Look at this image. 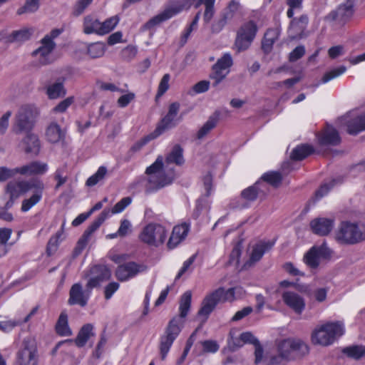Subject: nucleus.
I'll return each instance as SVG.
<instances>
[{"label":"nucleus","instance_id":"obj_6","mask_svg":"<svg viewBox=\"0 0 365 365\" xmlns=\"http://www.w3.org/2000/svg\"><path fill=\"white\" fill-rule=\"evenodd\" d=\"M335 240L340 245H352L365 240V226L343 221L334 233Z\"/></svg>","mask_w":365,"mask_h":365},{"label":"nucleus","instance_id":"obj_30","mask_svg":"<svg viewBox=\"0 0 365 365\" xmlns=\"http://www.w3.org/2000/svg\"><path fill=\"white\" fill-rule=\"evenodd\" d=\"M364 130H365V113L348 121L347 132L349 134L356 135Z\"/></svg>","mask_w":365,"mask_h":365},{"label":"nucleus","instance_id":"obj_17","mask_svg":"<svg viewBox=\"0 0 365 365\" xmlns=\"http://www.w3.org/2000/svg\"><path fill=\"white\" fill-rule=\"evenodd\" d=\"M148 269V267L143 264H138L130 262L118 266L115 271V276L121 282L128 281L135 277L140 273H143Z\"/></svg>","mask_w":365,"mask_h":365},{"label":"nucleus","instance_id":"obj_63","mask_svg":"<svg viewBox=\"0 0 365 365\" xmlns=\"http://www.w3.org/2000/svg\"><path fill=\"white\" fill-rule=\"evenodd\" d=\"M170 78V76L168 73H166L163 76L158 86V96H160L163 95L168 90Z\"/></svg>","mask_w":365,"mask_h":365},{"label":"nucleus","instance_id":"obj_39","mask_svg":"<svg viewBox=\"0 0 365 365\" xmlns=\"http://www.w3.org/2000/svg\"><path fill=\"white\" fill-rule=\"evenodd\" d=\"M314 152L312 146L307 144L298 145L292 152L291 158L293 160H302Z\"/></svg>","mask_w":365,"mask_h":365},{"label":"nucleus","instance_id":"obj_62","mask_svg":"<svg viewBox=\"0 0 365 365\" xmlns=\"http://www.w3.org/2000/svg\"><path fill=\"white\" fill-rule=\"evenodd\" d=\"M135 98L134 93L128 92L125 94L122 95L117 101L118 106L120 108H125L133 101Z\"/></svg>","mask_w":365,"mask_h":365},{"label":"nucleus","instance_id":"obj_56","mask_svg":"<svg viewBox=\"0 0 365 365\" xmlns=\"http://www.w3.org/2000/svg\"><path fill=\"white\" fill-rule=\"evenodd\" d=\"M200 12L199 11L196 14L192 23L190 24V26L185 29V31L182 34V37H181V41L183 44L187 42V40L189 38L192 31L196 29L198 21H199V19H200Z\"/></svg>","mask_w":365,"mask_h":365},{"label":"nucleus","instance_id":"obj_48","mask_svg":"<svg viewBox=\"0 0 365 365\" xmlns=\"http://www.w3.org/2000/svg\"><path fill=\"white\" fill-rule=\"evenodd\" d=\"M262 182H264V184H266V182L272 186L277 187L280 185L282 180V177L279 173L269 172L264 173L262 176Z\"/></svg>","mask_w":365,"mask_h":365},{"label":"nucleus","instance_id":"obj_2","mask_svg":"<svg viewBox=\"0 0 365 365\" xmlns=\"http://www.w3.org/2000/svg\"><path fill=\"white\" fill-rule=\"evenodd\" d=\"M191 292L187 291L182 295L179 307L180 315L173 317L169 322L164 334L160 336V352L163 360L165 359L174 341L181 331L184 324L183 319L188 314L191 306Z\"/></svg>","mask_w":365,"mask_h":365},{"label":"nucleus","instance_id":"obj_40","mask_svg":"<svg viewBox=\"0 0 365 365\" xmlns=\"http://www.w3.org/2000/svg\"><path fill=\"white\" fill-rule=\"evenodd\" d=\"M175 118L169 116L168 114L162 119L157 128L153 133L154 137L158 138L163 134L166 130L171 128L175 125Z\"/></svg>","mask_w":365,"mask_h":365},{"label":"nucleus","instance_id":"obj_32","mask_svg":"<svg viewBox=\"0 0 365 365\" xmlns=\"http://www.w3.org/2000/svg\"><path fill=\"white\" fill-rule=\"evenodd\" d=\"M215 0H199L195 5L196 8L200 5H204L203 21L206 24L210 22L215 14Z\"/></svg>","mask_w":365,"mask_h":365},{"label":"nucleus","instance_id":"obj_26","mask_svg":"<svg viewBox=\"0 0 365 365\" xmlns=\"http://www.w3.org/2000/svg\"><path fill=\"white\" fill-rule=\"evenodd\" d=\"M267 185L261 181L245 189L241 193V197L246 201L251 202L257 199L258 196L266 195Z\"/></svg>","mask_w":365,"mask_h":365},{"label":"nucleus","instance_id":"obj_15","mask_svg":"<svg viewBox=\"0 0 365 365\" xmlns=\"http://www.w3.org/2000/svg\"><path fill=\"white\" fill-rule=\"evenodd\" d=\"M91 292L92 289H88L87 284L86 289H83L81 283L73 284L69 291L68 304L86 307L91 297Z\"/></svg>","mask_w":365,"mask_h":365},{"label":"nucleus","instance_id":"obj_61","mask_svg":"<svg viewBox=\"0 0 365 365\" xmlns=\"http://www.w3.org/2000/svg\"><path fill=\"white\" fill-rule=\"evenodd\" d=\"M132 231V225L127 219H123L120 221V227L118 230V234L120 237H123L130 234Z\"/></svg>","mask_w":365,"mask_h":365},{"label":"nucleus","instance_id":"obj_27","mask_svg":"<svg viewBox=\"0 0 365 365\" xmlns=\"http://www.w3.org/2000/svg\"><path fill=\"white\" fill-rule=\"evenodd\" d=\"M26 135L21 141V144L24 151L34 155L39 153L41 145L40 140L37 135L31 131L25 133Z\"/></svg>","mask_w":365,"mask_h":365},{"label":"nucleus","instance_id":"obj_24","mask_svg":"<svg viewBox=\"0 0 365 365\" xmlns=\"http://www.w3.org/2000/svg\"><path fill=\"white\" fill-rule=\"evenodd\" d=\"M48 170L47 163L40 161H33L30 163L18 167L19 174L21 175H41Z\"/></svg>","mask_w":365,"mask_h":365},{"label":"nucleus","instance_id":"obj_58","mask_svg":"<svg viewBox=\"0 0 365 365\" xmlns=\"http://www.w3.org/2000/svg\"><path fill=\"white\" fill-rule=\"evenodd\" d=\"M131 202L132 198L130 197H125L122 198L112 208V213L118 214L122 212L128 205H130Z\"/></svg>","mask_w":365,"mask_h":365},{"label":"nucleus","instance_id":"obj_41","mask_svg":"<svg viewBox=\"0 0 365 365\" xmlns=\"http://www.w3.org/2000/svg\"><path fill=\"white\" fill-rule=\"evenodd\" d=\"M56 332L61 336H70L71 331L68 324V316L65 312H62L58 319L56 325Z\"/></svg>","mask_w":365,"mask_h":365},{"label":"nucleus","instance_id":"obj_55","mask_svg":"<svg viewBox=\"0 0 365 365\" xmlns=\"http://www.w3.org/2000/svg\"><path fill=\"white\" fill-rule=\"evenodd\" d=\"M200 12L199 11L196 14L192 23L190 24V26L185 29V31L182 34V37H181V41L183 44L187 42V40L189 38L192 31L196 29L198 21H199V19H200Z\"/></svg>","mask_w":365,"mask_h":365},{"label":"nucleus","instance_id":"obj_3","mask_svg":"<svg viewBox=\"0 0 365 365\" xmlns=\"http://www.w3.org/2000/svg\"><path fill=\"white\" fill-rule=\"evenodd\" d=\"M44 188V184L41 180L33 179L10 182L6 187V191L9 194V197L14 199L18 198L21 195L32 191V195L22 201L21 210L26 212L41 201Z\"/></svg>","mask_w":365,"mask_h":365},{"label":"nucleus","instance_id":"obj_64","mask_svg":"<svg viewBox=\"0 0 365 365\" xmlns=\"http://www.w3.org/2000/svg\"><path fill=\"white\" fill-rule=\"evenodd\" d=\"M120 284L118 282H112L107 284L104 289L106 299H110L113 294L119 289Z\"/></svg>","mask_w":365,"mask_h":365},{"label":"nucleus","instance_id":"obj_22","mask_svg":"<svg viewBox=\"0 0 365 365\" xmlns=\"http://www.w3.org/2000/svg\"><path fill=\"white\" fill-rule=\"evenodd\" d=\"M309 225L313 233L319 236H326L333 230L334 226V219L317 217L312 220Z\"/></svg>","mask_w":365,"mask_h":365},{"label":"nucleus","instance_id":"obj_12","mask_svg":"<svg viewBox=\"0 0 365 365\" xmlns=\"http://www.w3.org/2000/svg\"><path fill=\"white\" fill-rule=\"evenodd\" d=\"M278 351L281 358L289 359L292 354L302 356L309 352L308 346L299 339H287L278 344Z\"/></svg>","mask_w":365,"mask_h":365},{"label":"nucleus","instance_id":"obj_34","mask_svg":"<svg viewBox=\"0 0 365 365\" xmlns=\"http://www.w3.org/2000/svg\"><path fill=\"white\" fill-rule=\"evenodd\" d=\"M100 21L91 16H86L83 19V31L86 34L98 35Z\"/></svg>","mask_w":365,"mask_h":365},{"label":"nucleus","instance_id":"obj_43","mask_svg":"<svg viewBox=\"0 0 365 365\" xmlns=\"http://www.w3.org/2000/svg\"><path fill=\"white\" fill-rule=\"evenodd\" d=\"M217 121V116H210L206 123L202 125V127L199 130L197 135V138L202 139L206 136L207 133L216 126Z\"/></svg>","mask_w":365,"mask_h":365},{"label":"nucleus","instance_id":"obj_54","mask_svg":"<svg viewBox=\"0 0 365 365\" xmlns=\"http://www.w3.org/2000/svg\"><path fill=\"white\" fill-rule=\"evenodd\" d=\"M200 12L199 11L196 14L192 23L190 24V26L185 29V31L182 34V37H181V41L183 44L187 42V40L189 38L192 31L196 29L198 21H199V19H200Z\"/></svg>","mask_w":365,"mask_h":365},{"label":"nucleus","instance_id":"obj_9","mask_svg":"<svg viewBox=\"0 0 365 365\" xmlns=\"http://www.w3.org/2000/svg\"><path fill=\"white\" fill-rule=\"evenodd\" d=\"M168 232L165 226L158 223H150L143 227L139 235V239L148 245L158 247L164 243Z\"/></svg>","mask_w":365,"mask_h":365},{"label":"nucleus","instance_id":"obj_31","mask_svg":"<svg viewBox=\"0 0 365 365\" xmlns=\"http://www.w3.org/2000/svg\"><path fill=\"white\" fill-rule=\"evenodd\" d=\"M86 53L91 58H97L102 57L106 51V44L101 41L86 43Z\"/></svg>","mask_w":365,"mask_h":365},{"label":"nucleus","instance_id":"obj_21","mask_svg":"<svg viewBox=\"0 0 365 365\" xmlns=\"http://www.w3.org/2000/svg\"><path fill=\"white\" fill-rule=\"evenodd\" d=\"M106 218V214L105 212H102L101 215L90 225L84 232L83 236L78 241L74 251L76 255H79L86 247L91 235L101 226Z\"/></svg>","mask_w":365,"mask_h":365},{"label":"nucleus","instance_id":"obj_33","mask_svg":"<svg viewBox=\"0 0 365 365\" xmlns=\"http://www.w3.org/2000/svg\"><path fill=\"white\" fill-rule=\"evenodd\" d=\"M279 35V32L277 29H269L266 31L262 41V48L264 52L269 53L271 51L272 45L278 38Z\"/></svg>","mask_w":365,"mask_h":365},{"label":"nucleus","instance_id":"obj_59","mask_svg":"<svg viewBox=\"0 0 365 365\" xmlns=\"http://www.w3.org/2000/svg\"><path fill=\"white\" fill-rule=\"evenodd\" d=\"M73 102L74 98L73 96L68 97L56 106L53 108V111L54 113H63L73 103Z\"/></svg>","mask_w":365,"mask_h":365},{"label":"nucleus","instance_id":"obj_52","mask_svg":"<svg viewBox=\"0 0 365 365\" xmlns=\"http://www.w3.org/2000/svg\"><path fill=\"white\" fill-rule=\"evenodd\" d=\"M346 68L344 66H341L336 68H334V69L326 73L323 76V77L321 80V82L322 83H326L329 82V81H331L335 78H337L339 76H341V74H343L346 71Z\"/></svg>","mask_w":365,"mask_h":365},{"label":"nucleus","instance_id":"obj_28","mask_svg":"<svg viewBox=\"0 0 365 365\" xmlns=\"http://www.w3.org/2000/svg\"><path fill=\"white\" fill-rule=\"evenodd\" d=\"M319 143L322 145H336L339 144L341 138L337 130L331 126H328L317 135Z\"/></svg>","mask_w":365,"mask_h":365},{"label":"nucleus","instance_id":"obj_36","mask_svg":"<svg viewBox=\"0 0 365 365\" xmlns=\"http://www.w3.org/2000/svg\"><path fill=\"white\" fill-rule=\"evenodd\" d=\"M66 93V89L64 88L63 83L61 82H56L46 87V94L49 99H56L63 97Z\"/></svg>","mask_w":365,"mask_h":365},{"label":"nucleus","instance_id":"obj_44","mask_svg":"<svg viewBox=\"0 0 365 365\" xmlns=\"http://www.w3.org/2000/svg\"><path fill=\"white\" fill-rule=\"evenodd\" d=\"M106 174L107 168L105 166L99 167L98 170L93 175H92L91 177L88 178L86 185L88 187L96 185L100 181L104 179Z\"/></svg>","mask_w":365,"mask_h":365},{"label":"nucleus","instance_id":"obj_1","mask_svg":"<svg viewBox=\"0 0 365 365\" xmlns=\"http://www.w3.org/2000/svg\"><path fill=\"white\" fill-rule=\"evenodd\" d=\"M163 158L159 155L155 161L147 168L145 173L148 175V190L153 191L163 187L172 183L175 178V172L170 168V164L181 165L184 163L182 149L175 145L168 154L165 163Z\"/></svg>","mask_w":365,"mask_h":365},{"label":"nucleus","instance_id":"obj_53","mask_svg":"<svg viewBox=\"0 0 365 365\" xmlns=\"http://www.w3.org/2000/svg\"><path fill=\"white\" fill-rule=\"evenodd\" d=\"M200 12L199 11L196 14L192 23L190 24V26L185 29V31L182 34V37H181V41L183 44L187 42V40L189 38L192 31L196 29L198 21H199V19H200Z\"/></svg>","mask_w":365,"mask_h":365},{"label":"nucleus","instance_id":"obj_20","mask_svg":"<svg viewBox=\"0 0 365 365\" xmlns=\"http://www.w3.org/2000/svg\"><path fill=\"white\" fill-rule=\"evenodd\" d=\"M92 276L87 282L88 289L98 287L102 282L108 280L111 277L110 270L104 265H96L91 268Z\"/></svg>","mask_w":365,"mask_h":365},{"label":"nucleus","instance_id":"obj_38","mask_svg":"<svg viewBox=\"0 0 365 365\" xmlns=\"http://www.w3.org/2000/svg\"><path fill=\"white\" fill-rule=\"evenodd\" d=\"M268 248V244L265 242H259L254 245L250 254V261L247 263L253 264L258 262Z\"/></svg>","mask_w":365,"mask_h":365},{"label":"nucleus","instance_id":"obj_8","mask_svg":"<svg viewBox=\"0 0 365 365\" xmlns=\"http://www.w3.org/2000/svg\"><path fill=\"white\" fill-rule=\"evenodd\" d=\"M193 1L194 0H183L180 3L167 6L163 11L147 21L142 26V31L152 29L163 22L169 20L170 19L180 14L184 9H189Z\"/></svg>","mask_w":365,"mask_h":365},{"label":"nucleus","instance_id":"obj_14","mask_svg":"<svg viewBox=\"0 0 365 365\" xmlns=\"http://www.w3.org/2000/svg\"><path fill=\"white\" fill-rule=\"evenodd\" d=\"M331 250L324 242L320 246L312 247L304 256V263L310 268L315 269L319 265L321 259H326L331 256Z\"/></svg>","mask_w":365,"mask_h":365},{"label":"nucleus","instance_id":"obj_18","mask_svg":"<svg viewBox=\"0 0 365 365\" xmlns=\"http://www.w3.org/2000/svg\"><path fill=\"white\" fill-rule=\"evenodd\" d=\"M284 304L295 314L300 315L306 308L304 298L293 291H284L282 294Z\"/></svg>","mask_w":365,"mask_h":365},{"label":"nucleus","instance_id":"obj_35","mask_svg":"<svg viewBox=\"0 0 365 365\" xmlns=\"http://www.w3.org/2000/svg\"><path fill=\"white\" fill-rule=\"evenodd\" d=\"M93 327L92 324H85L81 329L80 331L78 332V334L75 339L76 344L79 347L83 346L88 341L90 336L93 335Z\"/></svg>","mask_w":365,"mask_h":365},{"label":"nucleus","instance_id":"obj_4","mask_svg":"<svg viewBox=\"0 0 365 365\" xmlns=\"http://www.w3.org/2000/svg\"><path fill=\"white\" fill-rule=\"evenodd\" d=\"M345 332L343 322H329L316 327L312 331L311 340L314 344L327 346L332 344L335 340L344 335Z\"/></svg>","mask_w":365,"mask_h":365},{"label":"nucleus","instance_id":"obj_23","mask_svg":"<svg viewBox=\"0 0 365 365\" xmlns=\"http://www.w3.org/2000/svg\"><path fill=\"white\" fill-rule=\"evenodd\" d=\"M66 130L56 122L50 123L46 129V138L51 143H65Z\"/></svg>","mask_w":365,"mask_h":365},{"label":"nucleus","instance_id":"obj_16","mask_svg":"<svg viewBox=\"0 0 365 365\" xmlns=\"http://www.w3.org/2000/svg\"><path fill=\"white\" fill-rule=\"evenodd\" d=\"M356 0H346L338 8L327 16V19L344 24L351 19L354 13V6Z\"/></svg>","mask_w":365,"mask_h":365},{"label":"nucleus","instance_id":"obj_45","mask_svg":"<svg viewBox=\"0 0 365 365\" xmlns=\"http://www.w3.org/2000/svg\"><path fill=\"white\" fill-rule=\"evenodd\" d=\"M229 74L228 72L220 68L215 65L212 66V71L210 74V78L213 81V87H217L220 82H222L226 76Z\"/></svg>","mask_w":365,"mask_h":365},{"label":"nucleus","instance_id":"obj_29","mask_svg":"<svg viewBox=\"0 0 365 365\" xmlns=\"http://www.w3.org/2000/svg\"><path fill=\"white\" fill-rule=\"evenodd\" d=\"M32 34V30L29 29H23L18 31H13L10 35L7 36L6 38L2 36V34L0 33V41L4 40L6 42L13 43V42H24L30 38Z\"/></svg>","mask_w":365,"mask_h":365},{"label":"nucleus","instance_id":"obj_10","mask_svg":"<svg viewBox=\"0 0 365 365\" xmlns=\"http://www.w3.org/2000/svg\"><path fill=\"white\" fill-rule=\"evenodd\" d=\"M38 360L36 342L31 338L25 339L21 349L16 353L14 365H38Z\"/></svg>","mask_w":365,"mask_h":365},{"label":"nucleus","instance_id":"obj_49","mask_svg":"<svg viewBox=\"0 0 365 365\" xmlns=\"http://www.w3.org/2000/svg\"><path fill=\"white\" fill-rule=\"evenodd\" d=\"M22 324L20 319H9L0 317V330L4 332L11 331L14 327Z\"/></svg>","mask_w":365,"mask_h":365},{"label":"nucleus","instance_id":"obj_11","mask_svg":"<svg viewBox=\"0 0 365 365\" xmlns=\"http://www.w3.org/2000/svg\"><path fill=\"white\" fill-rule=\"evenodd\" d=\"M257 30V26L253 21L245 22L239 28L235 42L238 52L245 51L250 46Z\"/></svg>","mask_w":365,"mask_h":365},{"label":"nucleus","instance_id":"obj_50","mask_svg":"<svg viewBox=\"0 0 365 365\" xmlns=\"http://www.w3.org/2000/svg\"><path fill=\"white\" fill-rule=\"evenodd\" d=\"M39 8V0H27L25 4L17 10V14L34 13Z\"/></svg>","mask_w":365,"mask_h":365},{"label":"nucleus","instance_id":"obj_13","mask_svg":"<svg viewBox=\"0 0 365 365\" xmlns=\"http://www.w3.org/2000/svg\"><path fill=\"white\" fill-rule=\"evenodd\" d=\"M241 7L240 0H231L222 11L218 19L211 26V31L214 34L220 33L224 27L234 19Z\"/></svg>","mask_w":365,"mask_h":365},{"label":"nucleus","instance_id":"obj_46","mask_svg":"<svg viewBox=\"0 0 365 365\" xmlns=\"http://www.w3.org/2000/svg\"><path fill=\"white\" fill-rule=\"evenodd\" d=\"M155 138H157L154 137V135L153 134V133H151L149 135L141 138L136 143H135L128 151V154L129 155V158L127 159V160H128L134 153L139 151L148 142H150V140H154Z\"/></svg>","mask_w":365,"mask_h":365},{"label":"nucleus","instance_id":"obj_25","mask_svg":"<svg viewBox=\"0 0 365 365\" xmlns=\"http://www.w3.org/2000/svg\"><path fill=\"white\" fill-rule=\"evenodd\" d=\"M190 230V225L187 223L176 225L173 227L171 235L168 242V247L170 249L176 247L182 240L185 239Z\"/></svg>","mask_w":365,"mask_h":365},{"label":"nucleus","instance_id":"obj_57","mask_svg":"<svg viewBox=\"0 0 365 365\" xmlns=\"http://www.w3.org/2000/svg\"><path fill=\"white\" fill-rule=\"evenodd\" d=\"M92 1L93 0H78L73 6V15L78 16L82 14Z\"/></svg>","mask_w":365,"mask_h":365},{"label":"nucleus","instance_id":"obj_37","mask_svg":"<svg viewBox=\"0 0 365 365\" xmlns=\"http://www.w3.org/2000/svg\"><path fill=\"white\" fill-rule=\"evenodd\" d=\"M119 22V18L117 16H111L104 21H100L98 36H103L113 31Z\"/></svg>","mask_w":365,"mask_h":365},{"label":"nucleus","instance_id":"obj_7","mask_svg":"<svg viewBox=\"0 0 365 365\" xmlns=\"http://www.w3.org/2000/svg\"><path fill=\"white\" fill-rule=\"evenodd\" d=\"M38 115L39 110L35 105H22L15 115L13 127L14 133L19 135L31 131Z\"/></svg>","mask_w":365,"mask_h":365},{"label":"nucleus","instance_id":"obj_19","mask_svg":"<svg viewBox=\"0 0 365 365\" xmlns=\"http://www.w3.org/2000/svg\"><path fill=\"white\" fill-rule=\"evenodd\" d=\"M41 46L33 51L32 55L35 56L41 66H45L52 62L50 59V54L56 47L53 41L48 37H43L41 41Z\"/></svg>","mask_w":365,"mask_h":365},{"label":"nucleus","instance_id":"obj_47","mask_svg":"<svg viewBox=\"0 0 365 365\" xmlns=\"http://www.w3.org/2000/svg\"><path fill=\"white\" fill-rule=\"evenodd\" d=\"M237 332L238 331L236 329L230 331L228 346L232 351H235L244 345L242 339H241V335L238 336Z\"/></svg>","mask_w":365,"mask_h":365},{"label":"nucleus","instance_id":"obj_5","mask_svg":"<svg viewBox=\"0 0 365 365\" xmlns=\"http://www.w3.org/2000/svg\"><path fill=\"white\" fill-rule=\"evenodd\" d=\"M235 299V288L225 290L223 287H220L215 289L206 295L202 300L201 307L197 312L198 318L202 323H205L218 303L232 302Z\"/></svg>","mask_w":365,"mask_h":365},{"label":"nucleus","instance_id":"obj_51","mask_svg":"<svg viewBox=\"0 0 365 365\" xmlns=\"http://www.w3.org/2000/svg\"><path fill=\"white\" fill-rule=\"evenodd\" d=\"M233 61L231 55L228 53H225L220 58L217 60L215 64L216 66L230 73V67L232 66Z\"/></svg>","mask_w":365,"mask_h":365},{"label":"nucleus","instance_id":"obj_42","mask_svg":"<svg viewBox=\"0 0 365 365\" xmlns=\"http://www.w3.org/2000/svg\"><path fill=\"white\" fill-rule=\"evenodd\" d=\"M342 351L348 357L358 360L365 355V346L363 345H352L345 347Z\"/></svg>","mask_w":365,"mask_h":365},{"label":"nucleus","instance_id":"obj_60","mask_svg":"<svg viewBox=\"0 0 365 365\" xmlns=\"http://www.w3.org/2000/svg\"><path fill=\"white\" fill-rule=\"evenodd\" d=\"M19 174L18 168L9 169L6 167L0 168V181H6V180L14 177Z\"/></svg>","mask_w":365,"mask_h":365}]
</instances>
